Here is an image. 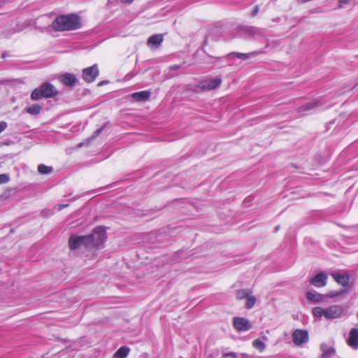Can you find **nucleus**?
Instances as JSON below:
<instances>
[{"mask_svg": "<svg viewBox=\"0 0 358 358\" xmlns=\"http://www.w3.org/2000/svg\"><path fill=\"white\" fill-rule=\"evenodd\" d=\"M80 25L78 17L73 14L60 15L52 22V29L57 31L77 29Z\"/></svg>", "mask_w": 358, "mask_h": 358, "instance_id": "nucleus-1", "label": "nucleus"}, {"mask_svg": "<svg viewBox=\"0 0 358 358\" xmlns=\"http://www.w3.org/2000/svg\"><path fill=\"white\" fill-rule=\"evenodd\" d=\"M58 94L56 88L50 83H46L34 89L31 94V99L36 101L41 98L54 97Z\"/></svg>", "mask_w": 358, "mask_h": 358, "instance_id": "nucleus-2", "label": "nucleus"}, {"mask_svg": "<svg viewBox=\"0 0 358 358\" xmlns=\"http://www.w3.org/2000/svg\"><path fill=\"white\" fill-rule=\"evenodd\" d=\"M87 245L92 247H99L106 240V230L103 227H96L90 235L85 236Z\"/></svg>", "mask_w": 358, "mask_h": 358, "instance_id": "nucleus-3", "label": "nucleus"}, {"mask_svg": "<svg viewBox=\"0 0 358 358\" xmlns=\"http://www.w3.org/2000/svg\"><path fill=\"white\" fill-rule=\"evenodd\" d=\"M221 83V78L217 77L215 78H208L203 80L198 87L203 91H210L218 87Z\"/></svg>", "mask_w": 358, "mask_h": 358, "instance_id": "nucleus-4", "label": "nucleus"}, {"mask_svg": "<svg viewBox=\"0 0 358 358\" xmlns=\"http://www.w3.org/2000/svg\"><path fill=\"white\" fill-rule=\"evenodd\" d=\"M233 324L238 331H245L252 328V324L249 320L245 317H236L234 318Z\"/></svg>", "mask_w": 358, "mask_h": 358, "instance_id": "nucleus-5", "label": "nucleus"}, {"mask_svg": "<svg viewBox=\"0 0 358 358\" xmlns=\"http://www.w3.org/2000/svg\"><path fill=\"white\" fill-rule=\"evenodd\" d=\"M343 308L340 305L331 306L326 308V319L334 320L341 317L343 314Z\"/></svg>", "mask_w": 358, "mask_h": 358, "instance_id": "nucleus-6", "label": "nucleus"}, {"mask_svg": "<svg viewBox=\"0 0 358 358\" xmlns=\"http://www.w3.org/2000/svg\"><path fill=\"white\" fill-rule=\"evenodd\" d=\"M99 74V69L96 64L86 68L83 71V78L87 83L93 82Z\"/></svg>", "mask_w": 358, "mask_h": 358, "instance_id": "nucleus-7", "label": "nucleus"}, {"mask_svg": "<svg viewBox=\"0 0 358 358\" xmlns=\"http://www.w3.org/2000/svg\"><path fill=\"white\" fill-rule=\"evenodd\" d=\"M308 340V331L296 329L292 333V341L296 345H301Z\"/></svg>", "mask_w": 358, "mask_h": 358, "instance_id": "nucleus-8", "label": "nucleus"}, {"mask_svg": "<svg viewBox=\"0 0 358 358\" xmlns=\"http://www.w3.org/2000/svg\"><path fill=\"white\" fill-rule=\"evenodd\" d=\"M85 236H72L69 239V245L71 250H76L81 245L88 246Z\"/></svg>", "mask_w": 358, "mask_h": 358, "instance_id": "nucleus-9", "label": "nucleus"}, {"mask_svg": "<svg viewBox=\"0 0 358 358\" xmlns=\"http://www.w3.org/2000/svg\"><path fill=\"white\" fill-rule=\"evenodd\" d=\"M327 275L324 273H319L311 278L310 283L316 287H322L327 285Z\"/></svg>", "mask_w": 358, "mask_h": 358, "instance_id": "nucleus-10", "label": "nucleus"}, {"mask_svg": "<svg viewBox=\"0 0 358 358\" xmlns=\"http://www.w3.org/2000/svg\"><path fill=\"white\" fill-rule=\"evenodd\" d=\"M347 343L353 349L358 348V329L357 328H352L350 330Z\"/></svg>", "mask_w": 358, "mask_h": 358, "instance_id": "nucleus-11", "label": "nucleus"}, {"mask_svg": "<svg viewBox=\"0 0 358 358\" xmlns=\"http://www.w3.org/2000/svg\"><path fill=\"white\" fill-rule=\"evenodd\" d=\"M59 79L63 84L67 86H73L77 82L76 76L69 73L62 75Z\"/></svg>", "mask_w": 358, "mask_h": 358, "instance_id": "nucleus-12", "label": "nucleus"}, {"mask_svg": "<svg viewBox=\"0 0 358 358\" xmlns=\"http://www.w3.org/2000/svg\"><path fill=\"white\" fill-rule=\"evenodd\" d=\"M320 350L322 352L320 358H332L336 353L335 349L326 343L320 345Z\"/></svg>", "mask_w": 358, "mask_h": 358, "instance_id": "nucleus-13", "label": "nucleus"}, {"mask_svg": "<svg viewBox=\"0 0 358 358\" xmlns=\"http://www.w3.org/2000/svg\"><path fill=\"white\" fill-rule=\"evenodd\" d=\"M306 299L313 303H317L321 302L323 299L324 296L314 290L309 291L306 293Z\"/></svg>", "mask_w": 358, "mask_h": 358, "instance_id": "nucleus-14", "label": "nucleus"}, {"mask_svg": "<svg viewBox=\"0 0 358 358\" xmlns=\"http://www.w3.org/2000/svg\"><path fill=\"white\" fill-rule=\"evenodd\" d=\"M333 278L343 287L348 286L349 283L350 276L348 274L332 273Z\"/></svg>", "mask_w": 358, "mask_h": 358, "instance_id": "nucleus-15", "label": "nucleus"}, {"mask_svg": "<svg viewBox=\"0 0 358 358\" xmlns=\"http://www.w3.org/2000/svg\"><path fill=\"white\" fill-rule=\"evenodd\" d=\"M132 98L138 101H143L148 100L150 96V93L148 91H141L133 93Z\"/></svg>", "mask_w": 358, "mask_h": 358, "instance_id": "nucleus-16", "label": "nucleus"}, {"mask_svg": "<svg viewBox=\"0 0 358 358\" xmlns=\"http://www.w3.org/2000/svg\"><path fill=\"white\" fill-rule=\"evenodd\" d=\"M163 41V36L156 34L150 36L148 40V45L150 46L158 47Z\"/></svg>", "mask_w": 358, "mask_h": 358, "instance_id": "nucleus-17", "label": "nucleus"}, {"mask_svg": "<svg viewBox=\"0 0 358 358\" xmlns=\"http://www.w3.org/2000/svg\"><path fill=\"white\" fill-rule=\"evenodd\" d=\"M320 105H321V103L319 101H314L308 102V103H306L304 105L301 106L299 108V113L306 112V111L313 109L314 108H316Z\"/></svg>", "mask_w": 358, "mask_h": 358, "instance_id": "nucleus-18", "label": "nucleus"}, {"mask_svg": "<svg viewBox=\"0 0 358 358\" xmlns=\"http://www.w3.org/2000/svg\"><path fill=\"white\" fill-rule=\"evenodd\" d=\"M256 53L254 52H250V53H240V52H231L229 55H227V57L229 59H232L233 57H236L237 58L241 59L243 60H245L249 59L252 55H255Z\"/></svg>", "mask_w": 358, "mask_h": 358, "instance_id": "nucleus-19", "label": "nucleus"}, {"mask_svg": "<svg viewBox=\"0 0 358 358\" xmlns=\"http://www.w3.org/2000/svg\"><path fill=\"white\" fill-rule=\"evenodd\" d=\"M130 351L129 348L122 346L119 348L113 355V358H126Z\"/></svg>", "mask_w": 358, "mask_h": 358, "instance_id": "nucleus-20", "label": "nucleus"}, {"mask_svg": "<svg viewBox=\"0 0 358 358\" xmlns=\"http://www.w3.org/2000/svg\"><path fill=\"white\" fill-rule=\"evenodd\" d=\"M312 313L315 317L321 318L324 317L326 318V308L317 306L312 310Z\"/></svg>", "mask_w": 358, "mask_h": 358, "instance_id": "nucleus-21", "label": "nucleus"}, {"mask_svg": "<svg viewBox=\"0 0 358 358\" xmlns=\"http://www.w3.org/2000/svg\"><path fill=\"white\" fill-rule=\"evenodd\" d=\"M41 110V106L38 104H33L29 107L26 108V111L31 115H38Z\"/></svg>", "mask_w": 358, "mask_h": 358, "instance_id": "nucleus-22", "label": "nucleus"}, {"mask_svg": "<svg viewBox=\"0 0 358 358\" xmlns=\"http://www.w3.org/2000/svg\"><path fill=\"white\" fill-rule=\"evenodd\" d=\"M252 346L259 350L260 352H263L266 348V344L260 341L259 339L255 340L252 342Z\"/></svg>", "mask_w": 358, "mask_h": 358, "instance_id": "nucleus-23", "label": "nucleus"}, {"mask_svg": "<svg viewBox=\"0 0 358 358\" xmlns=\"http://www.w3.org/2000/svg\"><path fill=\"white\" fill-rule=\"evenodd\" d=\"M38 171L41 174H49L52 171V167L40 164L38 166Z\"/></svg>", "mask_w": 358, "mask_h": 358, "instance_id": "nucleus-24", "label": "nucleus"}, {"mask_svg": "<svg viewBox=\"0 0 358 358\" xmlns=\"http://www.w3.org/2000/svg\"><path fill=\"white\" fill-rule=\"evenodd\" d=\"M246 299L245 308L248 309L252 308L256 303V297L249 294Z\"/></svg>", "mask_w": 358, "mask_h": 358, "instance_id": "nucleus-25", "label": "nucleus"}, {"mask_svg": "<svg viewBox=\"0 0 358 358\" xmlns=\"http://www.w3.org/2000/svg\"><path fill=\"white\" fill-rule=\"evenodd\" d=\"M250 294V292L245 289H239L236 292V298L241 300L246 299L248 295Z\"/></svg>", "mask_w": 358, "mask_h": 358, "instance_id": "nucleus-26", "label": "nucleus"}, {"mask_svg": "<svg viewBox=\"0 0 358 358\" xmlns=\"http://www.w3.org/2000/svg\"><path fill=\"white\" fill-rule=\"evenodd\" d=\"M345 291L344 290H341L340 292H337V291H333V292H331L328 294V296L329 297H336L341 294H342L343 293H344Z\"/></svg>", "mask_w": 358, "mask_h": 358, "instance_id": "nucleus-27", "label": "nucleus"}, {"mask_svg": "<svg viewBox=\"0 0 358 358\" xmlns=\"http://www.w3.org/2000/svg\"><path fill=\"white\" fill-rule=\"evenodd\" d=\"M9 180V177L6 174L0 175V185L6 183Z\"/></svg>", "mask_w": 358, "mask_h": 358, "instance_id": "nucleus-28", "label": "nucleus"}, {"mask_svg": "<svg viewBox=\"0 0 358 358\" xmlns=\"http://www.w3.org/2000/svg\"><path fill=\"white\" fill-rule=\"evenodd\" d=\"M7 127V123L4 121L0 122V133L3 131Z\"/></svg>", "mask_w": 358, "mask_h": 358, "instance_id": "nucleus-29", "label": "nucleus"}, {"mask_svg": "<svg viewBox=\"0 0 358 358\" xmlns=\"http://www.w3.org/2000/svg\"><path fill=\"white\" fill-rule=\"evenodd\" d=\"M224 357L236 358V354L235 352L224 353L222 355Z\"/></svg>", "mask_w": 358, "mask_h": 358, "instance_id": "nucleus-30", "label": "nucleus"}, {"mask_svg": "<svg viewBox=\"0 0 358 358\" xmlns=\"http://www.w3.org/2000/svg\"><path fill=\"white\" fill-rule=\"evenodd\" d=\"M259 6H256L254 8V10H252V15L253 17H255V15H257V13H259Z\"/></svg>", "mask_w": 358, "mask_h": 358, "instance_id": "nucleus-31", "label": "nucleus"}, {"mask_svg": "<svg viewBox=\"0 0 358 358\" xmlns=\"http://www.w3.org/2000/svg\"><path fill=\"white\" fill-rule=\"evenodd\" d=\"M349 2V0H339V5H338V7L339 8H342L343 7V5L344 3H348Z\"/></svg>", "mask_w": 358, "mask_h": 358, "instance_id": "nucleus-32", "label": "nucleus"}, {"mask_svg": "<svg viewBox=\"0 0 358 358\" xmlns=\"http://www.w3.org/2000/svg\"><path fill=\"white\" fill-rule=\"evenodd\" d=\"M68 206V204H59L58 206V208H57V210H61L62 209H63L64 208H66Z\"/></svg>", "mask_w": 358, "mask_h": 358, "instance_id": "nucleus-33", "label": "nucleus"}, {"mask_svg": "<svg viewBox=\"0 0 358 358\" xmlns=\"http://www.w3.org/2000/svg\"><path fill=\"white\" fill-rule=\"evenodd\" d=\"M134 0H121V2L129 3H131Z\"/></svg>", "mask_w": 358, "mask_h": 358, "instance_id": "nucleus-34", "label": "nucleus"}, {"mask_svg": "<svg viewBox=\"0 0 358 358\" xmlns=\"http://www.w3.org/2000/svg\"><path fill=\"white\" fill-rule=\"evenodd\" d=\"M101 129H98V130H96V132H95L96 136H98V135L99 134V133L101 132Z\"/></svg>", "mask_w": 358, "mask_h": 358, "instance_id": "nucleus-35", "label": "nucleus"}, {"mask_svg": "<svg viewBox=\"0 0 358 358\" xmlns=\"http://www.w3.org/2000/svg\"><path fill=\"white\" fill-rule=\"evenodd\" d=\"M171 69H178V66H173L171 67Z\"/></svg>", "mask_w": 358, "mask_h": 358, "instance_id": "nucleus-36", "label": "nucleus"}, {"mask_svg": "<svg viewBox=\"0 0 358 358\" xmlns=\"http://www.w3.org/2000/svg\"><path fill=\"white\" fill-rule=\"evenodd\" d=\"M279 227H275V231L278 230Z\"/></svg>", "mask_w": 358, "mask_h": 358, "instance_id": "nucleus-37", "label": "nucleus"}, {"mask_svg": "<svg viewBox=\"0 0 358 358\" xmlns=\"http://www.w3.org/2000/svg\"><path fill=\"white\" fill-rule=\"evenodd\" d=\"M180 358H182V357H180Z\"/></svg>", "mask_w": 358, "mask_h": 358, "instance_id": "nucleus-38", "label": "nucleus"}]
</instances>
